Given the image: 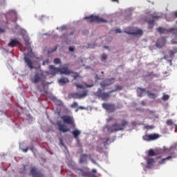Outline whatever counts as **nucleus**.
Masks as SVG:
<instances>
[{
	"label": "nucleus",
	"instance_id": "nucleus-36",
	"mask_svg": "<svg viewBox=\"0 0 177 177\" xmlns=\"http://www.w3.org/2000/svg\"><path fill=\"white\" fill-rule=\"evenodd\" d=\"M78 106V103L77 102H73V104L71 105V107L75 108Z\"/></svg>",
	"mask_w": 177,
	"mask_h": 177
},
{
	"label": "nucleus",
	"instance_id": "nucleus-57",
	"mask_svg": "<svg viewBox=\"0 0 177 177\" xmlns=\"http://www.w3.org/2000/svg\"><path fill=\"white\" fill-rule=\"evenodd\" d=\"M113 2H117L118 3L119 2V0H111Z\"/></svg>",
	"mask_w": 177,
	"mask_h": 177
},
{
	"label": "nucleus",
	"instance_id": "nucleus-6",
	"mask_svg": "<svg viewBox=\"0 0 177 177\" xmlns=\"http://www.w3.org/2000/svg\"><path fill=\"white\" fill-rule=\"evenodd\" d=\"M84 19H88L90 23L92 22H97V23H104L106 22V20H104L102 18H100L98 16H94L91 15L89 17H84Z\"/></svg>",
	"mask_w": 177,
	"mask_h": 177
},
{
	"label": "nucleus",
	"instance_id": "nucleus-12",
	"mask_svg": "<svg viewBox=\"0 0 177 177\" xmlns=\"http://www.w3.org/2000/svg\"><path fill=\"white\" fill-rule=\"evenodd\" d=\"M30 174L33 177H44V174L36 167L32 168Z\"/></svg>",
	"mask_w": 177,
	"mask_h": 177
},
{
	"label": "nucleus",
	"instance_id": "nucleus-8",
	"mask_svg": "<svg viewBox=\"0 0 177 177\" xmlns=\"http://www.w3.org/2000/svg\"><path fill=\"white\" fill-rule=\"evenodd\" d=\"M160 135L158 133L145 134L142 136V139L145 141H153L160 138Z\"/></svg>",
	"mask_w": 177,
	"mask_h": 177
},
{
	"label": "nucleus",
	"instance_id": "nucleus-51",
	"mask_svg": "<svg viewBox=\"0 0 177 177\" xmlns=\"http://www.w3.org/2000/svg\"><path fill=\"white\" fill-rule=\"evenodd\" d=\"M171 44H177V41H171Z\"/></svg>",
	"mask_w": 177,
	"mask_h": 177
},
{
	"label": "nucleus",
	"instance_id": "nucleus-43",
	"mask_svg": "<svg viewBox=\"0 0 177 177\" xmlns=\"http://www.w3.org/2000/svg\"><path fill=\"white\" fill-rule=\"evenodd\" d=\"M28 53H31L32 52V49L30 47L28 48Z\"/></svg>",
	"mask_w": 177,
	"mask_h": 177
},
{
	"label": "nucleus",
	"instance_id": "nucleus-32",
	"mask_svg": "<svg viewBox=\"0 0 177 177\" xmlns=\"http://www.w3.org/2000/svg\"><path fill=\"white\" fill-rule=\"evenodd\" d=\"M54 64H61V59L59 58H55V59H54Z\"/></svg>",
	"mask_w": 177,
	"mask_h": 177
},
{
	"label": "nucleus",
	"instance_id": "nucleus-5",
	"mask_svg": "<svg viewBox=\"0 0 177 177\" xmlns=\"http://www.w3.org/2000/svg\"><path fill=\"white\" fill-rule=\"evenodd\" d=\"M61 119H62V120L65 123L72 125V127H73V129L75 128L76 125L75 124V120H74V118L72 116H71V115H62V117H61Z\"/></svg>",
	"mask_w": 177,
	"mask_h": 177
},
{
	"label": "nucleus",
	"instance_id": "nucleus-37",
	"mask_svg": "<svg viewBox=\"0 0 177 177\" xmlns=\"http://www.w3.org/2000/svg\"><path fill=\"white\" fill-rule=\"evenodd\" d=\"M153 126H149V125H147V126H145V128L147 129H153Z\"/></svg>",
	"mask_w": 177,
	"mask_h": 177
},
{
	"label": "nucleus",
	"instance_id": "nucleus-10",
	"mask_svg": "<svg viewBox=\"0 0 177 177\" xmlns=\"http://www.w3.org/2000/svg\"><path fill=\"white\" fill-rule=\"evenodd\" d=\"M45 79V76H44V73H36L35 75V78L32 79V82L35 84L38 83L41 81H42L43 80Z\"/></svg>",
	"mask_w": 177,
	"mask_h": 177
},
{
	"label": "nucleus",
	"instance_id": "nucleus-34",
	"mask_svg": "<svg viewBox=\"0 0 177 177\" xmlns=\"http://www.w3.org/2000/svg\"><path fill=\"white\" fill-rule=\"evenodd\" d=\"M169 99V95H164L163 96H162V100H164V101H167V100H168Z\"/></svg>",
	"mask_w": 177,
	"mask_h": 177
},
{
	"label": "nucleus",
	"instance_id": "nucleus-15",
	"mask_svg": "<svg viewBox=\"0 0 177 177\" xmlns=\"http://www.w3.org/2000/svg\"><path fill=\"white\" fill-rule=\"evenodd\" d=\"M126 33L134 36H142L143 35V31L141 29H138L134 32L125 31Z\"/></svg>",
	"mask_w": 177,
	"mask_h": 177
},
{
	"label": "nucleus",
	"instance_id": "nucleus-58",
	"mask_svg": "<svg viewBox=\"0 0 177 177\" xmlns=\"http://www.w3.org/2000/svg\"><path fill=\"white\" fill-rule=\"evenodd\" d=\"M51 100L55 101L56 100V97H51Z\"/></svg>",
	"mask_w": 177,
	"mask_h": 177
},
{
	"label": "nucleus",
	"instance_id": "nucleus-47",
	"mask_svg": "<svg viewBox=\"0 0 177 177\" xmlns=\"http://www.w3.org/2000/svg\"><path fill=\"white\" fill-rule=\"evenodd\" d=\"M160 18V17L158 16H152V19H158Z\"/></svg>",
	"mask_w": 177,
	"mask_h": 177
},
{
	"label": "nucleus",
	"instance_id": "nucleus-48",
	"mask_svg": "<svg viewBox=\"0 0 177 177\" xmlns=\"http://www.w3.org/2000/svg\"><path fill=\"white\" fill-rule=\"evenodd\" d=\"M92 86H93V85H88V84H86V87H87V88H91Z\"/></svg>",
	"mask_w": 177,
	"mask_h": 177
},
{
	"label": "nucleus",
	"instance_id": "nucleus-33",
	"mask_svg": "<svg viewBox=\"0 0 177 177\" xmlns=\"http://www.w3.org/2000/svg\"><path fill=\"white\" fill-rule=\"evenodd\" d=\"M106 81L111 84L115 82V78L107 79Z\"/></svg>",
	"mask_w": 177,
	"mask_h": 177
},
{
	"label": "nucleus",
	"instance_id": "nucleus-35",
	"mask_svg": "<svg viewBox=\"0 0 177 177\" xmlns=\"http://www.w3.org/2000/svg\"><path fill=\"white\" fill-rule=\"evenodd\" d=\"M123 88V86H115V89H116L117 91H120L121 90H122Z\"/></svg>",
	"mask_w": 177,
	"mask_h": 177
},
{
	"label": "nucleus",
	"instance_id": "nucleus-39",
	"mask_svg": "<svg viewBox=\"0 0 177 177\" xmlns=\"http://www.w3.org/2000/svg\"><path fill=\"white\" fill-rule=\"evenodd\" d=\"M23 169L24 170L21 171V174H26V165H24Z\"/></svg>",
	"mask_w": 177,
	"mask_h": 177
},
{
	"label": "nucleus",
	"instance_id": "nucleus-24",
	"mask_svg": "<svg viewBox=\"0 0 177 177\" xmlns=\"http://www.w3.org/2000/svg\"><path fill=\"white\" fill-rule=\"evenodd\" d=\"M155 161L153 158H149L147 160V168H150V167H152L153 164H154Z\"/></svg>",
	"mask_w": 177,
	"mask_h": 177
},
{
	"label": "nucleus",
	"instance_id": "nucleus-62",
	"mask_svg": "<svg viewBox=\"0 0 177 177\" xmlns=\"http://www.w3.org/2000/svg\"><path fill=\"white\" fill-rule=\"evenodd\" d=\"M101 73H102V74H104V71H102Z\"/></svg>",
	"mask_w": 177,
	"mask_h": 177
},
{
	"label": "nucleus",
	"instance_id": "nucleus-1",
	"mask_svg": "<svg viewBox=\"0 0 177 177\" xmlns=\"http://www.w3.org/2000/svg\"><path fill=\"white\" fill-rule=\"evenodd\" d=\"M129 122L124 119L120 120V122H115L111 126L106 125L104 127V129H106L107 132L109 133H113L120 131H122L124 128L128 126Z\"/></svg>",
	"mask_w": 177,
	"mask_h": 177
},
{
	"label": "nucleus",
	"instance_id": "nucleus-29",
	"mask_svg": "<svg viewBox=\"0 0 177 177\" xmlns=\"http://www.w3.org/2000/svg\"><path fill=\"white\" fill-rule=\"evenodd\" d=\"M166 124L168 126H172V125L174 126L175 124L171 119H169L166 121Z\"/></svg>",
	"mask_w": 177,
	"mask_h": 177
},
{
	"label": "nucleus",
	"instance_id": "nucleus-30",
	"mask_svg": "<svg viewBox=\"0 0 177 177\" xmlns=\"http://www.w3.org/2000/svg\"><path fill=\"white\" fill-rule=\"evenodd\" d=\"M107 59V55L106 54L101 55V61L105 62Z\"/></svg>",
	"mask_w": 177,
	"mask_h": 177
},
{
	"label": "nucleus",
	"instance_id": "nucleus-40",
	"mask_svg": "<svg viewBox=\"0 0 177 177\" xmlns=\"http://www.w3.org/2000/svg\"><path fill=\"white\" fill-rule=\"evenodd\" d=\"M48 64H49V61L48 59L43 61V66H45Z\"/></svg>",
	"mask_w": 177,
	"mask_h": 177
},
{
	"label": "nucleus",
	"instance_id": "nucleus-4",
	"mask_svg": "<svg viewBox=\"0 0 177 177\" xmlns=\"http://www.w3.org/2000/svg\"><path fill=\"white\" fill-rule=\"evenodd\" d=\"M77 174L83 177H96L95 174H93L88 169H77Z\"/></svg>",
	"mask_w": 177,
	"mask_h": 177
},
{
	"label": "nucleus",
	"instance_id": "nucleus-56",
	"mask_svg": "<svg viewBox=\"0 0 177 177\" xmlns=\"http://www.w3.org/2000/svg\"><path fill=\"white\" fill-rule=\"evenodd\" d=\"M78 109H84V106H79Z\"/></svg>",
	"mask_w": 177,
	"mask_h": 177
},
{
	"label": "nucleus",
	"instance_id": "nucleus-49",
	"mask_svg": "<svg viewBox=\"0 0 177 177\" xmlns=\"http://www.w3.org/2000/svg\"><path fill=\"white\" fill-rule=\"evenodd\" d=\"M113 120V117H109L108 119H107V121L108 122H110L111 120Z\"/></svg>",
	"mask_w": 177,
	"mask_h": 177
},
{
	"label": "nucleus",
	"instance_id": "nucleus-22",
	"mask_svg": "<svg viewBox=\"0 0 177 177\" xmlns=\"http://www.w3.org/2000/svg\"><path fill=\"white\" fill-rule=\"evenodd\" d=\"M70 81L66 77H62L61 79L58 80V84L61 85H65L66 84L68 83Z\"/></svg>",
	"mask_w": 177,
	"mask_h": 177
},
{
	"label": "nucleus",
	"instance_id": "nucleus-9",
	"mask_svg": "<svg viewBox=\"0 0 177 177\" xmlns=\"http://www.w3.org/2000/svg\"><path fill=\"white\" fill-rule=\"evenodd\" d=\"M59 68H55V66L50 65V66H48V71H46L44 73H46L47 75H51L53 76H55L56 74L59 73Z\"/></svg>",
	"mask_w": 177,
	"mask_h": 177
},
{
	"label": "nucleus",
	"instance_id": "nucleus-52",
	"mask_svg": "<svg viewBox=\"0 0 177 177\" xmlns=\"http://www.w3.org/2000/svg\"><path fill=\"white\" fill-rule=\"evenodd\" d=\"M15 19L13 21L16 22L17 20V15H16V14H15Z\"/></svg>",
	"mask_w": 177,
	"mask_h": 177
},
{
	"label": "nucleus",
	"instance_id": "nucleus-50",
	"mask_svg": "<svg viewBox=\"0 0 177 177\" xmlns=\"http://www.w3.org/2000/svg\"><path fill=\"white\" fill-rule=\"evenodd\" d=\"M141 104L145 106V105H146V102L145 101H142L141 102Z\"/></svg>",
	"mask_w": 177,
	"mask_h": 177
},
{
	"label": "nucleus",
	"instance_id": "nucleus-64",
	"mask_svg": "<svg viewBox=\"0 0 177 177\" xmlns=\"http://www.w3.org/2000/svg\"><path fill=\"white\" fill-rule=\"evenodd\" d=\"M78 111V109H76V111Z\"/></svg>",
	"mask_w": 177,
	"mask_h": 177
},
{
	"label": "nucleus",
	"instance_id": "nucleus-63",
	"mask_svg": "<svg viewBox=\"0 0 177 177\" xmlns=\"http://www.w3.org/2000/svg\"><path fill=\"white\" fill-rule=\"evenodd\" d=\"M88 48H91V46H90V45H88Z\"/></svg>",
	"mask_w": 177,
	"mask_h": 177
},
{
	"label": "nucleus",
	"instance_id": "nucleus-25",
	"mask_svg": "<svg viewBox=\"0 0 177 177\" xmlns=\"http://www.w3.org/2000/svg\"><path fill=\"white\" fill-rule=\"evenodd\" d=\"M147 22V24L149 25V28L150 29H152L153 28V26H154V24H155V21L153 19H152V20H148Z\"/></svg>",
	"mask_w": 177,
	"mask_h": 177
},
{
	"label": "nucleus",
	"instance_id": "nucleus-38",
	"mask_svg": "<svg viewBox=\"0 0 177 177\" xmlns=\"http://www.w3.org/2000/svg\"><path fill=\"white\" fill-rule=\"evenodd\" d=\"M176 53L173 50H169V56L172 57L175 55Z\"/></svg>",
	"mask_w": 177,
	"mask_h": 177
},
{
	"label": "nucleus",
	"instance_id": "nucleus-44",
	"mask_svg": "<svg viewBox=\"0 0 177 177\" xmlns=\"http://www.w3.org/2000/svg\"><path fill=\"white\" fill-rule=\"evenodd\" d=\"M115 33H121V32H122L121 30H120V29H116V30H115Z\"/></svg>",
	"mask_w": 177,
	"mask_h": 177
},
{
	"label": "nucleus",
	"instance_id": "nucleus-17",
	"mask_svg": "<svg viewBox=\"0 0 177 177\" xmlns=\"http://www.w3.org/2000/svg\"><path fill=\"white\" fill-rule=\"evenodd\" d=\"M20 44L19 41L15 38V39H10V42L8 44V46L13 48L17 46V45H19Z\"/></svg>",
	"mask_w": 177,
	"mask_h": 177
},
{
	"label": "nucleus",
	"instance_id": "nucleus-27",
	"mask_svg": "<svg viewBox=\"0 0 177 177\" xmlns=\"http://www.w3.org/2000/svg\"><path fill=\"white\" fill-rule=\"evenodd\" d=\"M88 155L87 154H83V156L82 157H80V162H85V161H86V157H87Z\"/></svg>",
	"mask_w": 177,
	"mask_h": 177
},
{
	"label": "nucleus",
	"instance_id": "nucleus-7",
	"mask_svg": "<svg viewBox=\"0 0 177 177\" xmlns=\"http://www.w3.org/2000/svg\"><path fill=\"white\" fill-rule=\"evenodd\" d=\"M102 106V108L107 111L109 113H113L116 110V106L114 104L103 103Z\"/></svg>",
	"mask_w": 177,
	"mask_h": 177
},
{
	"label": "nucleus",
	"instance_id": "nucleus-13",
	"mask_svg": "<svg viewBox=\"0 0 177 177\" xmlns=\"http://www.w3.org/2000/svg\"><path fill=\"white\" fill-rule=\"evenodd\" d=\"M167 39L165 37H161L156 43L157 48H162L166 44Z\"/></svg>",
	"mask_w": 177,
	"mask_h": 177
},
{
	"label": "nucleus",
	"instance_id": "nucleus-55",
	"mask_svg": "<svg viewBox=\"0 0 177 177\" xmlns=\"http://www.w3.org/2000/svg\"><path fill=\"white\" fill-rule=\"evenodd\" d=\"M174 17L177 18V11H176V12L174 13Z\"/></svg>",
	"mask_w": 177,
	"mask_h": 177
},
{
	"label": "nucleus",
	"instance_id": "nucleus-14",
	"mask_svg": "<svg viewBox=\"0 0 177 177\" xmlns=\"http://www.w3.org/2000/svg\"><path fill=\"white\" fill-rule=\"evenodd\" d=\"M156 30L160 34H166L167 32H173L174 30H176V29H175L174 28L166 30L165 28H162V27H159Z\"/></svg>",
	"mask_w": 177,
	"mask_h": 177
},
{
	"label": "nucleus",
	"instance_id": "nucleus-3",
	"mask_svg": "<svg viewBox=\"0 0 177 177\" xmlns=\"http://www.w3.org/2000/svg\"><path fill=\"white\" fill-rule=\"evenodd\" d=\"M118 91L115 88L113 89L108 93L102 92V90L98 88L97 91L95 92V95L98 97H100L102 100H107L111 97V93Z\"/></svg>",
	"mask_w": 177,
	"mask_h": 177
},
{
	"label": "nucleus",
	"instance_id": "nucleus-31",
	"mask_svg": "<svg viewBox=\"0 0 177 177\" xmlns=\"http://www.w3.org/2000/svg\"><path fill=\"white\" fill-rule=\"evenodd\" d=\"M75 85L76 88H85V86L83 84L75 83Z\"/></svg>",
	"mask_w": 177,
	"mask_h": 177
},
{
	"label": "nucleus",
	"instance_id": "nucleus-16",
	"mask_svg": "<svg viewBox=\"0 0 177 177\" xmlns=\"http://www.w3.org/2000/svg\"><path fill=\"white\" fill-rule=\"evenodd\" d=\"M57 124L58 125V129L59 130V131L63 132V133H66L68 131H70V129H68L66 127V126H65L64 124H62L60 123H57Z\"/></svg>",
	"mask_w": 177,
	"mask_h": 177
},
{
	"label": "nucleus",
	"instance_id": "nucleus-11",
	"mask_svg": "<svg viewBox=\"0 0 177 177\" xmlns=\"http://www.w3.org/2000/svg\"><path fill=\"white\" fill-rule=\"evenodd\" d=\"M88 95V91H84L83 93L80 94L79 93H71V97H72L73 99H81L84 98Z\"/></svg>",
	"mask_w": 177,
	"mask_h": 177
},
{
	"label": "nucleus",
	"instance_id": "nucleus-41",
	"mask_svg": "<svg viewBox=\"0 0 177 177\" xmlns=\"http://www.w3.org/2000/svg\"><path fill=\"white\" fill-rule=\"evenodd\" d=\"M109 141V138H106L105 141L103 142V144L104 145V146L106 145L107 142Z\"/></svg>",
	"mask_w": 177,
	"mask_h": 177
},
{
	"label": "nucleus",
	"instance_id": "nucleus-54",
	"mask_svg": "<svg viewBox=\"0 0 177 177\" xmlns=\"http://www.w3.org/2000/svg\"><path fill=\"white\" fill-rule=\"evenodd\" d=\"M23 151H24V152H27V151H28V148L24 149Z\"/></svg>",
	"mask_w": 177,
	"mask_h": 177
},
{
	"label": "nucleus",
	"instance_id": "nucleus-2",
	"mask_svg": "<svg viewBox=\"0 0 177 177\" xmlns=\"http://www.w3.org/2000/svg\"><path fill=\"white\" fill-rule=\"evenodd\" d=\"M59 72L61 74H64V75H71V76H72V77H73V80H77L78 77H80V73H78L77 72H74L71 70H69L68 66H65L61 68H59Z\"/></svg>",
	"mask_w": 177,
	"mask_h": 177
},
{
	"label": "nucleus",
	"instance_id": "nucleus-19",
	"mask_svg": "<svg viewBox=\"0 0 177 177\" xmlns=\"http://www.w3.org/2000/svg\"><path fill=\"white\" fill-rule=\"evenodd\" d=\"M137 95L139 97H143L144 93H147L146 89L142 88H137L136 89Z\"/></svg>",
	"mask_w": 177,
	"mask_h": 177
},
{
	"label": "nucleus",
	"instance_id": "nucleus-59",
	"mask_svg": "<svg viewBox=\"0 0 177 177\" xmlns=\"http://www.w3.org/2000/svg\"><path fill=\"white\" fill-rule=\"evenodd\" d=\"M4 32V30L3 29L0 28V32Z\"/></svg>",
	"mask_w": 177,
	"mask_h": 177
},
{
	"label": "nucleus",
	"instance_id": "nucleus-21",
	"mask_svg": "<svg viewBox=\"0 0 177 177\" xmlns=\"http://www.w3.org/2000/svg\"><path fill=\"white\" fill-rule=\"evenodd\" d=\"M24 61L30 69L34 68L32 62L26 56L24 57Z\"/></svg>",
	"mask_w": 177,
	"mask_h": 177
},
{
	"label": "nucleus",
	"instance_id": "nucleus-18",
	"mask_svg": "<svg viewBox=\"0 0 177 177\" xmlns=\"http://www.w3.org/2000/svg\"><path fill=\"white\" fill-rule=\"evenodd\" d=\"M72 135H73V138L76 140H79V136L81 135V131L79 129H75L74 131H72Z\"/></svg>",
	"mask_w": 177,
	"mask_h": 177
},
{
	"label": "nucleus",
	"instance_id": "nucleus-60",
	"mask_svg": "<svg viewBox=\"0 0 177 177\" xmlns=\"http://www.w3.org/2000/svg\"><path fill=\"white\" fill-rule=\"evenodd\" d=\"M101 86H102V87H103V88L106 86L105 84H101Z\"/></svg>",
	"mask_w": 177,
	"mask_h": 177
},
{
	"label": "nucleus",
	"instance_id": "nucleus-23",
	"mask_svg": "<svg viewBox=\"0 0 177 177\" xmlns=\"http://www.w3.org/2000/svg\"><path fill=\"white\" fill-rule=\"evenodd\" d=\"M163 152L169 156H176L175 153L174 151H171V149H167L165 148V147H163Z\"/></svg>",
	"mask_w": 177,
	"mask_h": 177
},
{
	"label": "nucleus",
	"instance_id": "nucleus-46",
	"mask_svg": "<svg viewBox=\"0 0 177 177\" xmlns=\"http://www.w3.org/2000/svg\"><path fill=\"white\" fill-rule=\"evenodd\" d=\"M172 51L174 52L175 54L177 53V48H174Z\"/></svg>",
	"mask_w": 177,
	"mask_h": 177
},
{
	"label": "nucleus",
	"instance_id": "nucleus-26",
	"mask_svg": "<svg viewBox=\"0 0 177 177\" xmlns=\"http://www.w3.org/2000/svg\"><path fill=\"white\" fill-rule=\"evenodd\" d=\"M146 93H147V95H148L149 97H151L153 98V99H154V98L156 97V94H154L153 93H151V92H150V91H147L146 92Z\"/></svg>",
	"mask_w": 177,
	"mask_h": 177
},
{
	"label": "nucleus",
	"instance_id": "nucleus-42",
	"mask_svg": "<svg viewBox=\"0 0 177 177\" xmlns=\"http://www.w3.org/2000/svg\"><path fill=\"white\" fill-rule=\"evenodd\" d=\"M75 48L74 47H69V51L74 52Z\"/></svg>",
	"mask_w": 177,
	"mask_h": 177
},
{
	"label": "nucleus",
	"instance_id": "nucleus-53",
	"mask_svg": "<svg viewBox=\"0 0 177 177\" xmlns=\"http://www.w3.org/2000/svg\"><path fill=\"white\" fill-rule=\"evenodd\" d=\"M57 46H55V48H54V50H51V52H55V51L57 50Z\"/></svg>",
	"mask_w": 177,
	"mask_h": 177
},
{
	"label": "nucleus",
	"instance_id": "nucleus-45",
	"mask_svg": "<svg viewBox=\"0 0 177 177\" xmlns=\"http://www.w3.org/2000/svg\"><path fill=\"white\" fill-rule=\"evenodd\" d=\"M91 172H92L93 174H97V170H96L95 169H93L91 170Z\"/></svg>",
	"mask_w": 177,
	"mask_h": 177
},
{
	"label": "nucleus",
	"instance_id": "nucleus-20",
	"mask_svg": "<svg viewBox=\"0 0 177 177\" xmlns=\"http://www.w3.org/2000/svg\"><path fill=\"white\" fill-rule=\"evenodd\" d=\"M176 156H168L167 158H162L158 161V164H165L166 161L171 160L173 158H176Z\"/></svg>",
	"mask_w": 177,
	"mask_h": 177
},
{
	"label": "nucleus",
	"instance_id": "nucleus-61",
	"mask_svg": "<svg viewBox=\"0 0 177 177\" xmlns=\"http://www.w3.org/2000/svg\"><path fill=\"white\" fill-rule=\"evenodd\" d=\"M175 128H177V124H174Z\"/></svg>",
	"mask_w": 177,
	"mask_h": 177
},
{
	"label": "nucleus",
	"instance_id": "nucleus-28",
	"mask_svg": "<svg viewBox=\"0 0 177 177\" xmlns=\"http://www.w3.org/2000/svg\"><path fill=\"white\" fill-rule=\"evenodd\" d=\"M148 156H156V153H155V151H153V149H150L148 151Z\"/></svg>",
	"mask_w": 177,
	"mask_h": 177
}]
</instances>
